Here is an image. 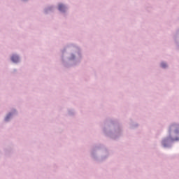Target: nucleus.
Segmentation results:
<instances>
[{"mask_svg": "<svg viewBox=\"0 0 179 179\" xmlns=\"http://www.w3.org/2000/svg\"><path fill=\"white\" fill-rule=\"evenodd\" d=\"M11 60L13 61V62H17L19 61V57H17L16 55H13L11 57Z\"/></svg>", "mask_w": 179, "mask_h": 179, "instance_id": "nucleus-1", "label": "nucleus"}, {"mask_svg": "<svg viewBox=\"0 0 179 179\" xmlns=\"http://www.w3.org/2000/svg\"><path fill=\"white\" fill-rule=\"evenodd\" d=\"M59 10H60L61 12L65 10V6H64V5H62V4H59Z\"/></svg>", "mask_w": 179, "mask_h": 179, "instance_id": "nucleus-2", "label": "nucleus"}, {"mask_svg": "<svg viewBox=\"0 0 179 179\" xmlns=\"http://www.w3.org/2000/svg\"><path fill=\"white\" fill-rule=\"evenodd\" d=\"M161 66L162 68H166L167 66V64H166V63H162Z\"/></svg>", "mask_w": 179, "mask_h": 179, "instance_id": "nucleus-3", "label": "nucleus"}, {"mask_svg": "<svg viewBox=\"0 0 179 179\" xmlns=\"http://www.w3.org/2000/svg\"><path fill=\"white\" fill-rule=\"evenodd\" d=\"M11 115H8L6 117V121H8V120H9V117H10Z\"/></svg>", "mask_w": 179, "mask_h": 179, "instance_id": "nucleus-4", "label": "nucleus"}]
</instances>
